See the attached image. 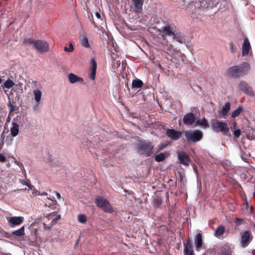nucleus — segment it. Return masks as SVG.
Listing matches in <instances>:
<instances>
[{
	"instance_id": "5701e85b",
	"label": "nucleus",
	"mask_w": 255,
	"mask_h": 255,
	"mask_svg": "<svg viewBox=\"0 0 255 255\" xmlns=\"http://www.w3.org/2000/svg\"><path fill=\"white\" fill-rule=\"evenodd\" d=\"M225 232V227L223 225H221L218 227V228L216 229L214 235L216 237H220L222 236Z\"/></svg>"
},
{
	"instance_id": "f03ea898",
	"label": "nucleus",
	"mask_w": 255,
	"mask_h": 255,
	"mask_svg": "<svg viewBox=\"0 0 255 255\" xmlns=\"http://www.w3.org/2000/svg\"><path fill=\"white\" fill-rule=\"evenodd\" d=\"M251 70V65L247 62L233 66L226 71L227 75L231 78H239L248 75Z\"/></svg>"
},
{
	"instance_id": "8fccbe9b",
	"label": "nucleus",
	"mask_w": 255,
	"mask_h": 255,
	"mask_svg": "<svg viewBox=\"0 0 255 255\" xmlns=\"http://www.w3.org/2000/svg\"><path fill=\"white\" fill-rule=\"evenodd\" d=\"M154 204H156L157 205H159L160 204V202L158 199H156L154 201Z\"/></svg>"
},
{
	"instance_id": "ea45409f",
	"label": "nucleus",
	"mask_w": 255,
	"mask_h": 255,
	"mask_svg": "<svg viewBox=\"0 0 255 255\" xmlns=\"http://www.w3.org/2000/svg\"><path fill=\"white\" fill-rule=\"evenodd\" d=\"M244 220V219L242 218H236L235 223L237 226H240L242 224Z\"/></svg>"
},
{
	"instance_id": "f257e3e1",
	"label": "nucleus",
	"mask_w": 255,
	"mask_h": 255,
	"mask_svg": "<svg viewBox=\"0 0 255 255\" xmlns=\"http://www.w3.org/2000/svg\"><path fill=\"white\" fill-rule=\"evenodd\" d=\"M176 27L173 24H167L160 29H158L159 41L158 45L163 48L166 52H170L173 46L167 39V36L172 37L176 33Z\"/></svg>"
},
{
	"instance_id": "9b49d317",
	"label": "nucleus",
	"mask_w": 255,
	"mask_h": 255,
	"mask_svg": "<svg viewBox=\"0 0 255 255\" xmlns=\"http://www.w3.org/2000/svg\"><path fill=\"white\" fill-rule=\"evenodd\" d=\"M184 255H195L193 250L192 243L189 239L183 241Z\"/></svg>"
},
{
	"instance_id": "37998d69",
	"label": "nucleus",
	"mask_w": 255,
	"mask_h": 255,
	"mask_svg": "<svg viewBox=\"0 0 255 255\" xmlns=\"http://www.w3.org/2000/svg\"><path fill=\"white\" fill-rule=\"evenodd\" d=\"M19 181H20V183L21 184H22L23 185L27 186L28 187H30L29 183L27 181H26V180H23V179H20Z\"/></svg>"
},
{
	"instance_id": "a18cd8bd",
	"label": "nucleus",
	"mask_w": 255,
	"mask_h": 255,
	"mask_svg": "<svg viewBox=\"0 0 255 255\" xmlns=\"http://www.w3.org/2000/svg\"><path fill=\"white\" fill-rule=\"evenodd\" d=\"M55 216V213H51L46 216V218H47L48 220L52 219V218Z\"/></svg>"
},
{
	"instance_id": "49530a36",
	"label": "nucleus",
	"mask_w": 255,
	"mask_h": 255,
	"mask_svg": "<svg viewBox=\"0 0 255 255\" xmlns=\"http://www.w3.org/2000/svg\"><path fill=\"white\" fill-rule=\"evenodd\" d=\"M6 161V157L3 154H0V162L2 163L5 162Z\"/></svg>"
},
{
	"instance_id": "2f4dec72",
	"label": "nucleus",
	"mask_w": 255,
	"mask_h": 255,
	"mask_svg": "<svg viewBox=\"0 0 255 255\" xmlns=\"http://www.w3.org/2000/svg\"><path fill=\"white\" fill-rule=\"evenodd\" d=\"M78 221L81 223H85L87 221V218L84 214H79L77 217Z\"/></svg>"
},
{
	"instance_id": "e433bc0d",
	"label": "nucleus",
	"mask_w": 255,
	"mask_h": 255,
	"mask_svg": "<svg viewBox=\"0 0 255 255\" xmlns=\"http://www.w3.org/2000/svg\"><path fill=\"white\" fill-rule=\"evenodd\" d=\"M7 106L9 109V114L15 110V106L12 105L10 101H9L7 104Z\"/></svg>"
},
{
	"instance_id": "58836bf2",
	"label": "nucleus",
	"mask_w": 255,
	"mask_h": 255,
	"mask_svg": "<svg viewBox=\"0 0 255 255\" xmlns=\"http://www.w3.org/2000/svg\"><path fill=\"white\" fill-rule=\"evenodd\" d=\"M46 201H50L51 202V203H48V202H45L44 204H45V206H48V207H50V206L51 205H52L53 203H54V204H55V203L56 202V201L55 200L53 201V200H52L50 198H47V199L46 200Z\"/></svg>"
},
{
	"instance_id": "c9c22d12",
	"label": "nucleus",
	"mask_w": 255,
	"mask_h": 255,
	"mask_svg": "<svg viewBox=\"0 0 255 255\" xmlns=\"http://www.w3.org/2000/svg\"><path fill=\"white\" fill-rule=\"evenodd\" d=\"M74 46L73 45V44L70 42L69 44V47H64V50L65 51V52H72L73 50H74Z\"/></svg>"
},
{
	"instance_id": "423d86ee",
	"label": "nucleus",
	"mask_w": 255,
	"mask_h": 255,
	"mask_svg": "<svg viewBox=\"0 0 255 255\" xmlns=\"http://www.w3.org/2000/svg\"><path fill=\"white\" fill-rule=\"evenodd\" d=\"M95 203L98 207L106 212L112 213L113 211L109 201L102 196L96 197Z\"/></svg>"
},
{
	"instance_id": "7c9ffc66",
	"label": "nucleus",
	"mask_w": 255,
	"mask_h": 255,
	"mask_svg": "<svg viewBox=\"0 0 255 255\" xmlns=\"http://www.w3.org/2000/svg\"><path fill=\"white\" fill-rule=\"evenodd\" d=\"M81 43L83 46L86 48H89L90 46L88 39L86 36H84L82 38Z\"/></svg>"
},
{
	"instance_id": "6e6552de",
	"label": "nucleus",
	"mask_w": 255,
	"mask_h": 255,
	"mask_svg": "<svg viewBox=\"0 0 255 255\" xmlns=\"http://www.w3.org/2000/svg\"><path fill=\"white\" fill-rule=\"evenodd\" d=\"M240 244L242 247H247L253 239V236L250 231H246L241 233Z\"/></svg>"
},
{
	"instance_id": "0eeeda50",
	"label": "nucleus",
	"mask_w": 255,
	"mask_h": 255,
	"mask_svg": "<svg viewBox=\"0 0 255 255\" xmlns=\"http://www.w3.org/2000/svg\"><path fill=\"white\" fill-rule=\"evenodd\" d=\"M191 110L192 112L186 114L183 118V122L187 126H191L195 122V115L199 112L198 109L196 107H193Z\"/></svg>"
},
{
	"instance_id": "393cba45",
	"label": "nucleus",
	"mask_w": 255,
	"mask_h": 255,
	"mask_svg": "<svg viewBox=\"0 0 255 255\" xmlns=\"http://www.w3.org/2000/svg\"><path fill=\"white\" fill-rule=\"evenodd\" d=\"M143 85V82L139 79H134L132 82L131 87L132 88H141Z\"/></svg>"
},
{
	"instance_id": "c756f323",
	"label": "nucleus",
	"mask_w": 255,
	"mask_h": 255,
	"mask_svg": "<svg viewBox=\"0 0 255 255\" xmlns=\"http://www.w3.org/2000/svg\"><path fill=\"white\" fill-rule=\"evenodd\" d=\"M35 41L36 40L31 38H25L23 39V44L25 45H32L33 46Z\"/></svg>"
},
{
	"instance_id": "dca6fc26",
	"label": "nucleus",
	"mask_w": 255,
	"mask_h": 255,
	"mask_svg": "<svg viewBox=\"0 0 255 255\" xmlns=\"http://www.w3.org/2000/svg\"><path fill=\"white\" fill-rule=\"evenodd\" d=\"M251 49L250 41L248 38H245L242 45V55L243 56H247L249 54L250 50Z\"/></svg>"
},
{
	"instance_id": "c03bdc74",
	"label": "nucleus",
	"mask_w": 255,
	"mask_h": 255,
	"mask_svg": "<svg viewBox=\"0 0 255 255\" xmlns=\"http://www.w3.org/2000/svg\"><path fill=\"white\" fill-rule=\"evenodd\" d=\"M234 135L236 137H239L241 135V130L240 129H236L234 132Z\"/></svg>"
},
{
	"instance_id": "412c9836",
	"label": "nucleus",
	"mask_w": 255,
	"mask_h": 255,
	"mask_svg": "<svg viewBox=\"0 0 255 255\" xmlns=\"http://www.w3.org/2000/svg\"><path fill=\"white\" fill-rule=\"evenodd\" d=\"M10 133L13 137L17 136L19 132V126L14 121L12 122V127L10 129Z\"/></svg>"
},
{
	"instance_id": "4be33fe9",
	"label": "nucleus",
	"mask_w": 255,
	"mask_h": 255,
	"mask_svg": "<svg viewBox=\"0 0 255 255\" xmlns=\"http://www.w3.org/2000/svg\"><path fill=\"white\" fill-rule=\"evenodd\" d=\"M68 79L70 82L74 84L77 82H83L84 80L82 78L78 77L73 73H70L68 75Z\"/></svg>"
},
{
	"instance_id": "c85d7f7f",
	"label": "nucleus",
	"mask_w": 255,
	"mask_h": 255,
	"mask_svg": "<svg viewBox=\"0 0 255 255\" xmlns=\"http://www.w3.org/2000/svg\"><path fill=\"white\" fill-rule=\"evenodd\" d=\"M166 156L164 153H160L155 155V160L157 162H162L165 160Z\"/></svg>"
},
{
	"instance_id": "7ed1b4c3",
	"label": "nucleus",
	"mask_w": 255,
	"mask_h": 255,
	"mask_svg": "<svg viewBox=\"0 0 255 255\" xmlns=\"http://www.w3.org/2000/svg\"><path fill=\"white\" fill-rule=\"evenodd\" d=\"M154 145L149 141L140 140L136 146L137 152L140 154L144 155L146 156H149L153 153Z\"/></svg>"
},
{
	"instance_id": "de8ad7c7",
	"label": "nucleus",
	"mask_w": 255,
	"mask_h": 255,
	"mask_svg": "<svg viewBox=\"0 0 255 255\" xmlns=\"http://www.w3.org/2000/svg\"><path fill=\"white\" fill-rule=\"evenodd\" d=\"M54 193H55V195L58 199L61 198V195L60 194V193H59L58 192H56V191L54 192Z\"/></svg>"
},
{
	"instance_id": "ddd939ff",
	"label": "nucleus",
	"mask_w": 255,
	"mask_h": 255,
	"mask_svg": "<svg viewBox=\"0 0 255 255\" xmlns=\"http://www.w3.org/2000/svg\"><path fill=\"white\" fill-rule=\"evenodd\" d=\"M24 221V218L21 216L10 217L7 219L8 225L11 228L21 225Z\"/></svg>"
},
{
	"instance_id": "b1692460",
	"label": "nucleus",
	"mask_w": 255,
	"mask_h": 255,
	"mask_svg": "<svg viewBox=\"0 0 255 255\" xmlns=\"http://www.w3.org/2000/svg\"><path fill=\"white\" fill-rule=\"evenodd\" d=\"M201 126L204 128H207L209 127V124L208 121L205 118L197 120L196 122V126Z\"/></svg>"
},
{
	"instance_id": "09e8293b",
	"label": "nucleus",
	"mask_w": 255,
	"mask_h": 255,
	"mask_svg": "<svg viewBox=\"0 0 255 255\" xmlns=\"http://www.w3.org/2000/svg\"><path fill=\"white\" fill-rule=\"evenodd\" d=\"M96 16L98 19L101 18V14L99 12L96 13Z\"/></svg>"
},
{
	"instance_id": "603ef678",
	"label": "nucleus",
	"mask_w": 255,
	"mask_h": 255,
	"mask_svg": "<svg viewBox=\"0 0 255 255\" xmlns=\"http://www.w3.org/2000/svg\"><path fill=\"white\" fill-rule=\"evenodd\" d=\"M2 79L0 78V84L2 83Z\"/></svg>"
},
{
	"instance_id": "9d476101",
	"label": "nucleus",
	"mask_w": 255,
	"mask_h": 255,
	"mask_svg": "<svg viewBox=\"0 0 255 255\" xmlns=\"http://www.w3.org/2000/svg\"><path fill=\"white\" fill-rule=\"evenodd\" d=\"M33 47L40 52H45L49 50L48 43L42 40H36Z\"/></svg>"
},
{
	"instance_id": "4c0bfd02",
	"label": "nucleus",
	"mask_w": 255,
	"mask_h": 255,
	"mask_svg": "<svg viewBox=\"0 0 255 255\" xmlns=\"http://www.w3.org/2000/svg\"><path fill=\"white\" fill-rule=\"evenodd\" d=\"M230 45V50L232 53H235L236 51V49L235 47V45L233 42H230L229 43Z\"/></svg>"
},
{
	"instance_id": "cd10ccee",
	"label": "nucleus",
	"mask_w": 255,
	"mask_h": 255,
	"mask_svg": "<svg viewBox=\"0 0 255 255\" xmlns=\"http://www.w3.org/2000/svg\"><path fill=\"white\" fill-rule=\"evenodd\" d=\"M14 85V83L10 79H7L2 85L3 88L10 89Z\"/></svg>"
},
{
	"instance_id": "4468645a",
	"label": "nucleus",
	"mask_w": 255,
	"mask_h": 255,
	"mask_svg": "<svg viewBox=\"0 0 255 255\" xmlns=\"http://www.w3.org/2000/svg\"><path fill=\"white\" fill-rule=\"evenodd\" d=\"M182 134L181 131H176L174 129L168 128L166 130V135L170 138L175 140L179 139L181 137Z\"/></svg>"
},
{
	"instance_id": "bb28decb",
	"label": "nucleus",
	"mask_w": 255,
	"mask_h": 255,
	"mask_svg": "<svg viewBox=\"0 0 255 255\" xmlns=\"http://www.w3.org/2000/svg\"><path fill=\"white\" fill-rule=\"evenodd\" d=\"M34 99L37 104H39L41 98L42 92L38 89L34 90L33 91Z\"/></svg>"
},
{
	"instance_id": "72a5a7b5",
	"label": "nucleus",
	"mask_w": 255,
	"mask_h": 255,
	"mask_svg": "<svg viewBox=\"0 0 255 255\" xmlns=\"http://www.w3.org/2000/svg\"><path fill=\"white\" fill-rule=\"evenodd\" d=\"M172 40H176L180 43H183L184 41V39L182 36L177 35L176 33H175V34L172 36Z\"/></svg>"
},
{
	"instance_id": "2eb2a0df",
	"label": "nucleus",
	"mask_w": 255,
	"mask_h": 255,
	"mask_svg": "<svg viewBox=\"0 0 255 255\" xmlns=\"http://www.w3.org/2000/svg\"><path fill=\"white\" fill-rule=\"evenodd\" d=\"M97 64L94 58H92L91 60V66H90V71L91 72L89 75V78L94 80L95 79L96 74V70H97Z\"/></svg>"
},
{
	"instance_id": "6ab92c4d",
	"label": "nucleus",
	"mask_w": 255,
	"mask_h": 255,
	"mask_svg": "<svg viewBox=\"0 0 255 255\" xmlns=\"http://www.w3.org/2000/svg\"><path fill=\"white\" fill-rule=\"evenodd\" d=\"M132 2L134 5V10L135 12L136 13L141 12L142 10L143 0H132Z\"/></svg>"
},
{
	"instance_id": "79ce46f5",
	"label": "nucleus",
	"mask_w": 255,
	"mask_h": 255,
	"mask_svg": "<svg viewBox=\"0 0 255 255\" xmlns=\"http://www.w3.org/2000/svg\"><path fill=\"white\" fill-rule=\"evenodd\" d=\"M52 226L53 225H51V223L49 225H47L46 223H43V227L45 230H50Z\"/></svg>"
},
{
	"instance_id": "f8f14e48",
	"label": "nucleus",
	"mask_w": 255,
	"mask_h": 255,
	"mask_svg": "<svg viewBox=\"0 0 255 255\" xmlns=\"http://www.w3.org/2000/svg\"><path fill=\"white\" fill-rule=\"evenodd\" d=\"M178 159L180 164L186 166H188L191 161L190 156L184 151L179 152L178 153Z\"/></svg>"
},
{
	"instance_id": "473e14b6",
	"label": "nucleus",
	"mask_w": 255,
	"mask_h": 255,
	"mask_svg": "<svg viewBox=\"0 0 255 255\" xmlns=\"http://www.w3.org/2000/svg\"><path fill=\"white\" fill-rule=\"evenodd\" d=\"M243 111V109L242 107H239L238 109L235 110L234 112L232 113V117L233 118H236L238 116L240 115L241 112Z\"/></svg>"
},
{
	"instance_id": "f3484780",
	"label": "nucleus",
	"mask_w": 255,
	"mask_h": 255,
	"mask_svg": "<svg viewBox=\"0 0 255 255\" xmlns=\"http://www.w3.org/2000/svg\"><path fill=\"white\" fill-rule=\"evenodd\" d=\"M194 242L197 251H199L201 248H203L202 246L203 243L202 240V235L201 234L198 233L196 234L195 237Z\"/></svg>"
},
{
	"instance_id": "a211bd4d",
	"label": "nucleus",
	"mask_w": 255,
	"mask_h": 255,
	"mask_svg": "<svg viewBox=\"0 0 255 255\" xmlns=\"http://www.w3.org/2000/svg\"><path fill=\"white\" fill-rule=\"evenodd\" d=\"M198 1L200 2V5L198 6L200 7H217L218 4L217 2H213L212 0H198Z\"/></svg>"
},
{
	"instance_id": "f704fd0d",
	"label": "nucleus",
	"mask_w": 255,
	"mask_h": 255,
	"mask_svg": "<svg viewBox=\"0 0 255 255\" xmlns=\"http://www.w3.org/2000/svg\"><path fill=\"white\" fill-rule=\"evenodd\" d=\"M61 219L60 215H56L55 214V216L52 218V220L51 222V225H54L58 220Z\"/></svg>"
},
{
	"instance_id": "aec40b11",
	"label": "nucleus",
	"mask_w": 255,
	"mask_h": 255,
	"mask_svg": "<svg viewBox=\"0 0 255 255\" xmlns=\"http://www.w3.org/2000/svg\"><path fill=\"white\" fill-rule=\"evenodd\" d=\"M230 110V103L227 102L223 107L222 109L219 112V115L223 118H226Z\"/></svg>"
},
{
	"instance_id": "20e7f679",
	"label": "nucleus",
	"mask_w": 255,
	"mask_h": 255,
	"mask_svg": "<svg viewBox=\"0 0 255 255\" xmlns=\"http://www.w3.org/2000/svg\"><path fill=\"white\" fill-rule=\"evenodd\" d=\"M185 136L188 142L196 143L203 138V133L199 129L189 130L185 132Z\"/></svg>"
},
{
	"instance_id": "39448f33",
	"label": "nucleus",
	"mask_w": 255,
	"mask_h": 255,
	"mask_svg": "<svg viewBox=\"0 0 255 255\" xmlns=\"http://www.w3.org/2000/svg\"><path fill=\"white\" fill-rule=\"evenodd\" d=\"M211 127L212 129L216 132H221L226 134L229 131L228 125L225 122L214 120L211 123Z\"/></svg>"
},
{
	"instance_id": "3c124183",
	"label": "nucleus",
	"mask_w": 255,
	"mask_h": 255,
	"mask_svg": "<svg viewBox=\"0 0 255 255\" xmlns=\"http://www.w3.org/2000/svg\"><path fill=\"white\" fill-rule=\"evenodd\" d=\"M39 195H40V194H39ZM40 195L41 196H47V193L46 192H42L40 194Z\"/></svg>"
},
{
	"instance_id": "a878e982",
	"label": "nucleus",
	"mask_w": 255,
	"mask_h": 255,
	"mask_svg": "<svg viewBox=\"0 0 255 255\" xmlns=\"http://www.w3.org/2000/svg\"><path fill=\"white\" fill-rule=\"evenodd\" d=\"M24 235V226L21 227L18 230L13 231L11 233V235L16 236V237H22Z\"/></svg>"
},
{
	"instance_id": "a19ab883",
	"label": "nucleus",
	"mask_w": 255,
	"mask_h": 255,
	"mask_svg": "<svg viewBox=\"0 0 255 255\" xmlns=\"http://www.w3.org/2000/svg\"><path fill=\"white\" fill-rule=\"evenodd\" d=\"M219 255H231V252L228 250H224L221 251Z\"/></svg>"
},
{
	"instance_id": "1a4fd4ad",
	"label": "nucleus",
	"mask_w": 255,
	"mask_h": 255,
	"mask_svg": "<svg viewBox=\"0 0 255 255\" xmlns=\"http://www.w3.org/2000/svg\"><path fill=\"white\" fill-rule=\"evenodd\" d=\"M239 89L246 95L255 97V93L253 88L245 81H241L239 85Z\"/></svg>"
}]
</instances>
